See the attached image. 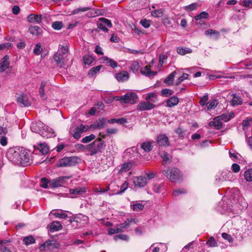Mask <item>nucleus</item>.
<instances>
[{
  "label": "nucleus",
  "mask_w": 252,
  "mask_h": 252,
  "mask_svg": "<svg viewBox=\"0 0 252 252\" xmlns=\"http://www.w3.org/2000/svg\"><path fill=\"white\" fill-rule=\"evenodd\" d=\"M6 156L8 160L15 164L26 166L30 163L29 154L23 147H16L9 149Z\"/></svg>",
  "instance_id": "obj_1"
},
{
  "label": "nucleus",
  "mask_w": 252,
  "mask_h": 252,
  "mask_svg": "<svg viewBox=\"0 0 252 252\" xmlns=\"http://www.w3.org/2000/svg\"><path fill=\"white\" fill-rule=\"evenodd\" d=\"M105 146L104 141L99 138L92 143L86 145L85 149L89 152L90 155L92 156L102 153Z\"/></svg>",
  "instance_id": "obj_2"
},
{
  "label": "nucleus",
  "mask_w": 252,
  "mask_h": 252,
  "mask_svg": "<svg viewBox=\"0 0 252 252\" xmlns=\"http://www.w3.org/2000/svg\"><path fill=\"white\" fill-rule=\"evenodd\" d=\"M230 197L229 202L232 204H240L243 208L247 207L248 204L245 200L241 196L240 192L238 189H232L229 191Z\"/></svg>",
  "instance_id": "obj_3"
},
{
  "label": "nucleus",
  "mask_w": 252,
  "mask_h": 252,
  "mask_svg": "<svg viewBox=\"0 0 252 252\" xmlns=\"http://www.w3.org/2000/svg\"><path fill=\"white\" fill-rule=\"evenodd\" d=\"M162 173L172 182L177 183L182 180V176L179 170L176 168H168L163 170Z\"/></svg>",
  "instance_id": "obj_4"
},
{
  "label": "nucleus",
  "mask_w": 252,
  "mask_h": 252,
  "mask_svg": "<svg viewBox=\"0 0 252 252\" xmlns=\"http://www.w3.org/2000/svg\"><path fill=\"white\" fill-rule=\"evenodd\" d=\"M77 163V158L75 157H64L59 160L58 167H67L74 166Z\"/></svg>",
  "instance_id": "obj_5"
},
{
  "label": "nucleus",
  "mask_w": 252,
  "mask_h": 252,
  "mask_svg": "<svg viewBox=\"0 0 252 252\" xmlns=\"http://www.w3.org/2000/svg\"><path fill=\"white\" fill-rule=\"evenodd\" d=\"M123 97L124 103L134 104L137 99V95L133 92L126 93Z\"/></svg>",
  "instance_id": "obj_6"
},
{
  "label": "nucleus",
  "mask_w": 252,
  "mask_h": 252,
  "mask_svg": "<svg viewBox=\"0 0 252 252\" xmlns=\"http://www.w3.org/2000/svg\"><path fill=\"white\" fill-rule=\"evenodd\" d=\"M68 179V177H59L53 179L50 183L49 187L54 189L62 186L65 182V180Z\"/></svg>",
  "instance_id": "obj_7"
},
{
  "label": "nucleus",
  "mask_w": 252,
  "mask_h": 252,
  "mask_svg": "<svg viewBox=\"0 0 252 252\" xmlns=\"http://www.w3.org/2000/svg\"><path fill=\"white\" fill-rule=\"evenodd\" d=\"M40 135L43 137L47 138H51L56 136L53 129L44 124V126L40 133Z\"/></svg>",
  "instance_id": "obj_8"
},
{
  "label": "nucleus",
  "mask_w": 252,
  "mask_h": 252,
  "mask_svg": "<svg viewBox=\"0 0 252 252\" xmlns=\"http://www.w3.org/2000/svg\"><path fill=\"white\" fill-rule=\"evenodd\" d=\"M66 57L65 56L62 55L60 52H57L54 55V59L57 65L60 67H62L65 65L66 62L65 60Z\"/></svg>",
  "instance_id": "obj_9"
},
{
  "label": "nucleus",
  "mask_w": 252,
  "mask_h": 252,
  "mask_svg": "<svg viewBox=\"0 0 252 252\" xmlns=\"http://www.w3.org/2000/svg\"><path fill=\"white\" fill-rule=\"evenodd\" d=\"M17 101L22 106L28 107L31 103L27 95L24 94H19L17 96Z\"/></svg>",
  "instance_id": "obj_10"
},
{
  "label": "nucleus",
  "mask_w": 252,
  "mask_h": 252,
  "mask_svg": "<svg viewBox=\"0 0 252 252\" xmlns=\"http://www.w3.org/2000/svg\"><path fill=\"white\" fill-rule=\"evenodd\" d=\"M218 210L221 213H224L226 211H231L232 209L230 207V205L228 203L225 201V199L223 198L221 201L219 202L218 208Z\"/></svg>",
  "instance_id": "obj_11"
},
{
  "label": "nucleus",
  "mask_w": 252,
  "mask_h": 252,
  "mask_svg": "<svg viewBox=\"0 0 252 252\" xmlns=\"http://www.w3.org/2000/svg\"><path fill=\"white\" fill-rule=\"evenodd\" d=\"M89 218L85 215L83 214H79L77 216H75L72 220L70 219V222H76L82 223V224H84L87 223L89 221Z\"/></svg>",
  "instance_id": "obj_12"
},
{
  "label": "nucleus",
  "mask_w": 252,
  "mask_h": 252,
  "mask_svg": "<svg viewBox=\"0 0 252 252\" xmlns=\"http://www.w3.org/2000/svg\"><path fill=\"white\" fill-rule=\"evenodd\" d=\"M155 105L149 102H141L137 106V108L140 111L150 110L153 109Z\"/></svg>",
  "instance_id": "obj_13"
},
{
  "label": "nucleus",
  "mask_w": 252,
  "mask_h": 252,
  "mask_svg": "<svg viewBox=\"0 0 252 252\" xmlns=\"http://www.w3.org/2000/svg\"><path fill=\"white\" fill-rule=\"evenodd\" d=\"M133 183L135 187H144L147 183V178L145 177H136L134 178Z\"/></svg>",
  "instance_id": "obj_14"
},
{
  "label": "nucleus",
  "mask_w": 252,
  "mask_h": 252,
  "mask_svg": "<svg viewBox=\"0 0 252 252\" xmlns=\"http://www.w3.org/2000/svg\"><path fill=\"white\" fill-rule=\"evenodd\" d=\"M9 64V56L5 55L0 62V72H3L8 68Z\"/></svg>",
  "instance_id": "obj_15"
},
{
  "label": "nucleus",
  "mask_w": 252,
  "mask_h": 252,
  "mask_svg": "<svg viewBox=\"0 0 252 252\" xmlns=\"http://www.w3.org/2000/svg\"><path fill=\"white\" fill-rule=\"evenodd\" d=\"M43 126L44 124L41 121H38L37 122L32 123L31 129L32 132L38 133L40 134Z\"/></svg>",
  "instance_id": "obj_16"
},
{
  "label": "nucleus",
  "mask_w": 252,
  "mask_h": 252,
  "mask_svg": "<svg viewBox=\"0 0 252 252\" xmlns=\"http://www.w3.org/2000/svg\"><path fill=\"white\" fill-rule=\"evenodd\" d=\"M106 120L104 118H101L94 122L90 126V127L93 129H100L105 126Z\"/></svg>",
  "instance_id": "obj_17"
},
{
  "label": "nucleus",
  "mask_w": 252,
  "mask_h": 252,
  "mask_svg": "<svg viewBox=\"0 0 252 252\" xmlns=\"http://www.w3.org/2000/svg\"><path fill=\"white\" fill-rule=\"evenodd\" d=\"M157 142L159 146H168L169 144L168 137L164 134H161L158 136Z\"/></svg>",
  "instance_id": "obj_18"
},
{
  "label": "nucleus",
  "mask_w": 252,
  "mask_h": 252,
  "mask_svg": "<svg viewBox=\"0 0 252 252\" xmlns=\"http://www.w3.org/2000/svg\"><path fill=\"white\" fill-rule=\"evenodd\" d=\"M115 76L119 81L122 82L126 81L129 78V74L128 72L124 70L121 71L118 73H116L115 74Z\"/></svg>",
  "instance_id": "obj_19"
},
{
  "label": "nucleus",
  "mask_w": 252,
  "mask_h": 252,
  "mask_svg": "<svg viewBox=\"0 0 252 252\" xmlns=\"http://www.w3.org/2000/svg\"><path fill=\"white\" fill-rule=\"evenodd\" d=\"M179 102V98L177 96H173L166 100L165 106L172 107L177 105Z\"/></svg>",
  "instance_id": "obj_20"
},
{
  "label": "nucleus",
  "mask_w": 252,
  "mask_h": 252,
  "mask_svg": "<svg viewBox=\"0 0 252 252\" xmlns=\"http://www.w3.org/2000/svg\"><path fill=\"white\" fill-rule=\"evenodd\" d=\"M27 19L30 23H40L42 20V15L31 14L28 16Z\"/></svg>",
  "instance_id": "obj_21"
},
{
  "label": "nucleus",
  "mask_w": 252,
  "mask_h": 252,
  "mask_svg": "<svg viewBox=\"0 0 252 252\" xmlns=\"http://www.w3.org/2000/svg\"><path fill=\"white\" fill-rule=\"evenodd\" d=\"M205 34L214 39H217L220 36V32L218 31L212 29L205 31Z\"/></svg>",
  "instance_id": "obj_22"
},
{
  "label": "nucleus",
  "mask_w": 252,
  "mask_h": 252,
  "mask_svg": "<svg viewBox=\"0 0 252 252\" xmlns=\"http://www.w3.org/2000/svg\"><path fill=\"white\" fill-rule=\"evenodd\" d=\"M140 72L142 74L145 75L149 77H153L157 74V72L151 71L147 66L142 68L140 69Z\"/></svg>",
  "instance_id": "obj_23"
},
{
  "label": "nucleus",
  "mask_w": 252,
  "mask_h": 252,
  "mask_svg": "<svg viewBox=\"0 0 252 252\" xmlns=\"http://www.w3.org/2000/svg\"><path fill=\"white\" fill-rule=\"evenodd\" d=\"M153 142L150 141H146L142 143L140 145L141 148L145 152H149L153 149Z\"/></svg>",
  "instance_id": "obj_24"
},
{
  "label": "nucleus",
  "mask_w": 252,
  "mask_h": 252,
  "mask_svg": "<svg viewBox=\"0 0 252 252\" xmlns=\"http://www.w3.org/2000/svg\"><path fill=\"white\" fill-rule=\"evenodd\" d=\"M209 125L210 126H214L217 129H220L222 127L223 124L220 119L215 117L214 121L209 122Z\"/></svg>",
  "instance_id": "obj_25"
},
{
  "label": "nucleus",
  "mask_w": 252,
  "mask_h": 252,
  "mask_svg": "<svg viewBox=\"0 0 252 252\" xmlns=\"http://www.w3.org/2000/svg\"><path fill=\"white\" fill-rule=\"evenodd\" d=\"M222 178H219L220 181H232L234 180V177L232 172L229 171L228 172L223 173L221 175Z\"/></svg>",
  "instance_id": "obj_26"
},
{
  "label": "nucleus",
  "mask_w": 252,
  "mask_h": 252,
  "mask_svg": "<svg viewBox=\"0 0 252 252\" xmlns=\"http://www.w3.org/2000/svg\"><path fill=\"white\" fill-rule=\"evenodd\" d=\"M62 228V225L60 222L57 221H53L50 225L51 232L57 231Z\"/></svg>",
  "instance_id": "obj_27"
},
{
  "label": "nucleus",
  "mask_w": 252,
  "mask_h": 252,
  "mask_svg": "<svg viewBox=\"0 0 252 252\" xmlns=\"http://www.w3.org/2000/svg\"><path fill=\"white\" fill-rule=\"evenodd\" d=\"M131 206L132 210L137 212L142 210L145 206L144 204L137 201L131 202Z\"/></svg>",
  "instance_id": "obj_28"
},
{
  "label": "nucleus",
  "mask_w": 252,
  "mask_h": 252,
  "mask_svg": "<svg viewBox=\"0 0 252 252\" xmlns=\"http://www.w3.org/2000/svg\"><path fill=\"white\" fill-rule=\"evenodd\" d=\"M46 81H42L40 84V86L39 88V93L40 95V97L42 99H46L47 98V96L45 94V90L44 88L46 85Z\"/></svg>",
  "instance_id": "obj_29"
},
{
  "label": "nucleus",
  "mask_w": 252,
  "mask_h": 252,
  "mask_svg": "<svg viewBox=\"0 0 252 252\" xmlns=\"http://www.w3.org/2000/svg\"><path fill=\"white\" fill-rule=\"evenodd\" d=\"M242 103L241 97L236 94H233V99L231 101V105L233 106H237L241 105Z\"/></svg>",
  "instance_id": "obj_30"
},
{
  "label": "nucleus",
  "mask_w": 252,
  "mask_h": 252,
  "mask_svg": "<svg viewBox=\"0 0 252 252\" xmlns=\"http://www.w3.org/2000/svg\"><path fill=\"white\" fill-rule=\"evenodd\" d=\"M131 167V164L130 162H126L121 165V168L118 171V173L122 174L129 171Z\"/></svg>",
  "instance_id": "obj_31"
},
{
  "label": "nucleus",
  "mask_w": 252,
  "mask_h": 252,
  "mask_svg": "<svg viewBox=\"0 0 252 252\" xmlns=\"http://www.w3.org/2000/svg\"><path fill=\"white\" fill-rule=\"evenodd\" d=\"M86 191L85 188H78L69 189V192L72 194H82Z\"/></svg>",
  "instance_id": "obj_32"
},
{
  "label": "nucleus",
  "mask_w": 252,
  "mask_h": 252,
  "mask_svg": "<svg viewBox=\"0 0 252 252\" xmlns=\"http://www.w3.org/2000/svg\"><path fill=\"white\" fill-rule=\"evenodd\" d=\"M192 51L189 48L178 47L177 48V52L181 55H185L187 54L192 53Z\"/></svg>",
  "instance_id": "obj_33"
},
{
  "label": "nucleus",
  "mask_w": 252,
  "mask_h": 252,
  "mask_svg": "<svg viewBox=\"0 0 252 252\" xmlns=\"http://www.w3.org/2000/svg\"><path fill=\"white\" fill-rule=\"evenodd\" d=\"M108 122L110 124L117 123L120 125H123L127 123V120L125 118H121L119 119H110L108 121Z\"/></svg>",
  "instance_id": "obj_34"
},
{
  "label": "nucleus",
  "mask_w": 252,
  "mask_h": 252,
  "mask_svg": "<svg viewBox=\"0 0 252 252\" xmlns=\"http://www.w3.org/2000/svg\"><path fill=\"white\" fill-rule=\"evenodd\" d=\"M29 31L31 34L34 35H38L40 34L41 29L38 26H31Z\"/></svg>",
  "instance_id": "obj_35"
},
{
  "label": "nucleus",
  "mask_w": 252,
  "mask_h": 252,
  "mask_svg": "<svg viewBox=\"0 0 252 252\" xmlns=\"http://www.w3.org/2000/svg\"><path fill=\"white\" fill-rule=\"evenodd\" d=\"M218 104V101L217 99H213L210 102H207L206 106L208 110L215 108Z\"/></svg>",
  "instance_id": "obj_36"
},
{
  "label": "nucleus",
  "mask_w": 252,
  "mask_h": 252,
  "mask_svg": "<svg viewBox=\"0 0 252 252\" xmlns=\"http://www.w3.org/2000/svg\"><path fill=\"white\" fill-rule=\"evenodd\" d=\"M23 242L26 245L28 246L34 243L35 240L32 236H29L23 238Z\"/></svg>",
  "instance_id": "obj_37"
},
{
  "label": "nucleus",
  "mask_w": 252,
  "mask_h": 252,
  "mask_svg": "<svg viewBox=\"0 0 252 252\" xmlns=\"http://www.w3.org/2000/svg\"><path fill=\"white\" fill-rule=\"evenodd\" d=\"M101 67V65H98L96 67L91 68L89 71L88 75L90 77H93L99 71Z\"/></svg>",
  "instance_id": "obj_38"
},
{
  "label": "nucleus",
  "mask_w": 252,
  "mask_h": 252,
  "mask_svg": "<svg viewBox=\"0 0 252 252\" xmlns=\"http://www.w3.org/2000/svg\"><path fill=\"white\" fill-rule=\"evenodd\" d=\"M104 60L106 61V63L111 66L113 68L116 67L118 66V64L114 60L109 59L107 57H104Z\"/></svg>",
  "instance_id": "obj_39"
},
{
  "label": "nucleus",
  "mask_w": 252,
  "mask_h": 252,
  "mask_svg": "<svg viewBox=\"0 0 252 252\" xmlns=\"http://www.w3.org/2000/svg\"><path fill=\"white\" fill-rule=\"evenodd\" d=\"M244 177L245 179L247 182H252V168L249 169L247 170L244 172Z\"/></svg>",
  "instance_id": "obj_40"
},
{
  "label": "nucleus",
  "mask_w": 252,
  "mask_h": 252,
  "mask_svg": "<svg viewBox=\"0 0 252 252\" xmlns=\"http://www.w3.org/2000/svg\"><path fill=\"white\" fill-rule=\"evenodd\" d=\"M140 64L137 61H133L131 67H130V70L134 73H136L138 71V70L140 68Z\"/></svg>",
  "instance_id": "obj_41"
},
{
  "label": "nucleus",
  "mask_w": 252,
  "mask_h": 252,
  "mask_svg": "<svg viewBox=\"0 0 252 252\" xmlns=\"http://www.w3.org/2000/svg\"><path fill=\"white\" fill-rule=\"evenodd\" d=\"M85 64L90 65L94 60V58L89 55H86L83 57Z\"/></svg>",
  "instance_id": "obj_42"
},
{
  "label": "nucleus",
  "mask_w": 252,
  "mask_h": 252,
  "mask_svg": "<svg viewBox=\"0 0 252 252\" xmlns=\"http://www.w3.org/2000/svg\"><path fill=\"white\" fill-rule=\"evenodd\" d=\"M176 74V71H173L171 74L168 75L167 77L165 78L164 80V82L169 85L171 84L174 78V77Z\"/></svg>",
  "instance_id": "obj_43"
},
{
  "label": "nucleus",
  "mask_w": 252,
  "mask_h": 252,
  "mask_svg": "<svg viewBox=\"0 0 252 252\" xmlns=\"http://www.w3.org/2000/svg\"><path fill=\"white\" fill-rule=\"evenodd\" d=\"M38 149L42 154H46L49 151L48 147L47 144L45 143L39 144L38 146Z\"/></svg>",
  "instance_id": "obj_44"
},
{
  "label": "nucleus",
  "mask_w": 252,
  "mask_h": 252,
  "mask_svg": "<svg viewBox=\"0 0 252 252\" xmlns=\"http://www.w3.org/2000/svg\"><path fill=\"white\" fill-rule=\"evenodd\" d=\"M82 133L81 132V130H80L77 127H76L74 129H73L71 134L74 137V138L78 139H79L81 137V135Z\"/></svg>",
  "instance_id": "obj_45"
},
{
  "label": "nucleus",
  "mask_w": 252,
  "mask_h": 252,
  "mask_svg": "<svg viewBox=\"0 0 252 252\" xmlns=\"http://www.w3.org/2000/svg\"><path fill=\"white\" fill-rule=\"evenodd\" d=\"M162 158H163L162 164L164 165L169 163L171 159V156L167 153H164Z\"/></svg>",
  "instance_id": "obj_46"
},
{
  "label": "nucleus",
  "mask_w": 252,
  "mask_h": 252,
  "mask_svg": "<svg viewBox=\"0 0 252 252\" xmlns=\"http://www.w3.org/2000/svg\"><path fill=\"white\" fill-rule=\"evenodd\" d=\"M95 138V136L92 134L89 136H85L81 140V142L83 143H88L94 140Z\"/></svg>",
  "instance_id": "obj_47"
},
{
  "label": "nucleus",
  "mask_w": 252,
  "mask_h": 252,
  "mask_svg": "<svg viewBox=\"0 0 252 252\" xmlns=\"http://www.w3.org/2000/svg\"><path fill=\"white\" fill-rule=\"evenodd\" d=\"M198 4L197 3H192L189 5L185 6L184 9L188 11H192L197 8Z\"/></svg>",
  "instance_id": "obj_48"
},
{
  "label": "nucleus",
  "mask_w": 252,
  "mask_h": 252,
  "mask_svg": "<svg viewBox=\"0 0 252 252\" xmlns=\"http://www.w3.org/2000/svg\"><path fill=\"white\" fill-rule=\"evenodd\" d=\"M89 9H91V7H79L74 9L72 11L73 14H76L80 12H84L88 11Z\"/></svg>",
  "instance_id": "obj_49"
},
{
  "label": "nucleus",
  "mask_w": 252,
  "mask_h": 252,
  "mask_svg": "<svg viewBox=\"0 0 252 252\" xmlns=\"http://www.w3.org/2000/svg\"><path fill=\"white\" fill-rule=\"evenodd\" d=\"M128 186V183L127 181H126L123 183V184L120 187V190L118 191L115 194H120L124 193L126 190L127 189Z\"/></svg>",
  "instance_id": "obj_50"
},
{
  "label": "nucleus",
  "mask_w": 252,
  "mask_h": 252,
  "mask_svg": "<svg viewBox=\"0 0 252 252\" xmlns=\"http://www.w3.org/2000/svg\"><path fill=\"white\" fill-rule=\"evenodd\" d=\"M54 211H52L51 213L54 215L55 217H56V218H60V219H65L67 218V215L65 214V213H63L62 212H53Z\"/></svg>",
  "instance_id": "obj_51"
},
{
  "label": "nucleus",
  "mask_w": 252,
  "mask_h": 252,
  "mask_svg": "<svg viewBox=\"0 0 252 252\" xmlns=\"http://www.w3.org/2000/svg\"><path fill=\"white\" fill-rule=\"evenodd\" d=\"M208 16V13L205 11L202 12L199 14L195 16L194 19L198 21L201 19H206Z\"/></svg>",
  "instance_id": "obj_52"
},
{
  "label": "nucleus",
  "mask_w": 252,
  "mask_h": 252,
  "mask_svg": "<svg viewBox=\"0 0 252 252\" xmlns=\"http://www.w3.org/2000/svg\"><path fill=\"white\" fill-rule=\"evenodd\" d=\"M229 155L230 158L233 160L237 159L240 156L239 154L237 153L235 150L231 149L229 152Z\"/></svg>",
  "instance_id": "obj_53"
},
{
  "label": "nucleus",
  "mask_w": 252,
  "mask_h": 252,
  "mask_svg": "<svg viewBox=\"0 0 252 252\" xmlns=\"http://www.w3.org/2000/svg\"><path fill=\"white\" fill-rule=\"evenodd\" d=\"M52 244L51 241H47L40 247V249L41 251H46L47 249H50V247Z\"/></svg>",
  "instance_id": "obj_54"
},
{
  "label": "nucleus",
  "mask_w": 252,
  "mask_h": 252,
  "mask_svg": "<svg viewBox=\"0 0 252 252\" xmlns=\"http://www.w3.org/2000/svg\"><path fill=\"white\" fill-rule=\"evenodd\" d=\"M209 99L208 94H205L200 99L199 103L200 105L203 106L207 103V102Z\"/></svg>",
  "instance_id": "obj_55"
},
{
  "label": "nucleus",
  "mask_w": 252,
  "mask_h": 252,
  "mask_svg": "<svg viewBox=\"0 0 252 252\" xmlns=\"http://www.w3.org/2000/svg\"><path fill=\"white\" fill-rule=\"evenodd\" d=\"M209 247H213L217 246V243L215 239L213 237H210L206 243Z\"/></svg>",
  "instance_id": "obj_56"
},
{
  "label": "nucleus",
  "mask_w": 252,
  "mask_h": 252,
  "mask_svg": "<svg viewBox=\"0 0 252 252\" xmlns=\"http://www.w3.org/2000/svg\"><path fill=\"white\" fill-rule=\"evenodd\" d=\"M152 15L155 17H160L163 15V12L161 9L152 11Z\"/></svg>",
  "instance_id": "obj_57"
},
{
  "label": "nucleus",
  "mask_w": 252,
  "mask_h": 252,
  "mask_svg": "<svg viewBox=\"0 0 252 252\" xmlns=\"http://www.w3.org/2000/svg\"><path fill=\"white\" fill-rule=\"evenodd\" d=\"M63 23L62 22L56 21L52 24V28L54 30H60L63 27Z\"/></svg>",
  "instance_id": "obj_58"
},
{
  "label": "nucleus",
  "mask_w": 252,
  "mask_h": 252,
  "mask_svg": "<svg viewBox=\"0 0 252 252\" xmlns=\"http://www.w3.org/2000/svg\"><path fill=\"white\" fill-rule=\"evenodd\" d=\"M99 21L102 22L105 26H107L109 28H111L112 27L111 22L109 19L105 18H100L99 19Z\"/></svg>",
  "instance_id": "obj_59"
},
{
  "label": "nucleus",
  "mask_w": 252,
  "mask_h": 252,
  "mask_svg": "<svg viewBox=\"0 0 252 252\" xmlns=\"http://www.w3.org/2000/svg\"><path fill=\"white\" fill-rule=\"evenodd\" d=\"M68 52V49L67 47L61 46L59 49L58 52H60L61 54L65 57H67Z\"/></svg>",
  "instance_id": "obj_60"
},
{
  "label": "nucleus",
  "mask_w": 252,
  "mask_h": 252,
  "mask_svg": "<svg viewBox=\"0 0 252 252\" xmlns=\"http://www.w3.org/2000/svg\"><path fill=\"white\" fill-rule=\"evenodd\" d=\"M161 93L163 96H168L173 93V91L170 89H164L161 90Z\"/></svg>",
  "instance_id": "obj_61"
},
{
  "label": "nucleus",
  "mask_w": 252,
  "mask_h": 252,
  "mask_svg": "<svg viewBox=\"0 0 252 252\" xmlns=\"http://www.w3.org/2000/svg\"><path fill=\"white\" fill-rule=\"evenodd\" d=\"M189 74L187 73H183L182 76L180 77L178 80L177 81L176 84V85H178L179 84H181L183 81H184L186 79H187L189 77Z\"/></svg>",
  "instance_id": "obj_62"
},
{
  "label": "nucleus",
  "mask_w": 252,
  "mask_h": 252,
  "mask_svg": "<svg viewBox=\"0 0 252 252\" xmlns=\"http://www.w3.org/2000/svg\"><path fill=\"white\" fill-rule=\"evenodd\" d=\"M167 59V56L165 55H160L159 59V64L158 66L161 67L163 64L165 63V61Z\"/></svg>",
  "instance_id": "obj_63"
},
{
  "label": "nucleus",
  "mask_w": 252,
  "mask_h": 252,
  "mask_svg": "<svg viewBox=\"0 0 252 252\" xmlns=\"http://www.w3.org/2000/svg\"><path fill=\"white\" fill-rule=\"evenodd\" d=\"M41 46L40 44H37L34 49H33V53L37 56V55H39L41 53Z\"/></svg>",
  "instance_id": "obj_64"
}]
</instances>
